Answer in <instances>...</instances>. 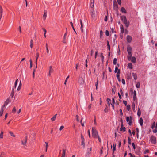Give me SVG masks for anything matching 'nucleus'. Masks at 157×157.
Returning a JSON list of instances; mask_svg holds the SVG:
<instances>
[{
    "label": "nucleus",
    "instance_id": "nucleus-1",
    "mask_svg": "<svg viewBox=\"0 0 157 157\" xmlns=\"http://www.w3.org/2000/svg\"><path fill=\"white\" fill-rule=\"evenodd\" d=\"M121 19L123 21L125 25L127 27H128L129 25V22H128L126 16H121Z\"/></svg>",
    "mask_w": 157,
    "mask_h": 157
},
{
    "label": "nucleus",
    "instance_id": "nucleus-2",
    "mask_svg": "<svg viewBox=\"0 0 157 157\" xmlns=\"http://www.w3.org/2000/svg\"><path fill=\"white\" fill-rule=\"evenodd\" d=\"M92 136L94 138H97L99 136L97 131L94 129V127L92 128Z\"/></svg>",
    "mask_w": 157,
    "mask_h": 157
},
{
    "label": "nucleus",
    "instance_id": "nucleus-3",
    "mask_svg": "<svg viewBox=\"0 0 157 157\" xmlns=\"http://www.w3.org/2000/svg\"><path fill=\"white\" fill-rule=\"evenodd\" d=\"M151 143L153 144H155L156 143V138L153 136H151L150 138Z\"/></svg>",
    "mask_w": 157,
    "mask_h": 157
},
{
    "label": "nucleus",
    "instance_id": "nucleus-4",
    "mask_svg": "<svg viewBox=\"0 0 157 157\" xmlns=\"http://www.w3.org/2000/svg\"><path fill=\"white\" fill-rule=\"evenodd\" d=\"M9 101L10 100L9 99H7L5 102L4 104L2 107L3 108L5 109L6 106L7 105V104H8L9 102Z\"/></svg>",
    "mask_w": 157,
    "mask_h": 157
},
{
    "label": "nucleus",
    "instance_id": "nucleus-5",
    "mask_svg": "<svg viewBox=\"0 0 157 157\" xmlns=\"http://www.w3.org/2000/svg\"><path fill=\"white\" fill-rule=\"evenodd\" d=\"M127 51L128 53H132V48L130 46H128L127 48Z\"/></svg>",
    "mask_w": 157,
    "mask_h": 157
},
{
    "label": "nucleus",
    "instance_id": "nucleus-6",
    "mask_svg": "<svg viewBox=\"0 0 157 157\" xmlns=\"http://www.w3.org/2000/svg\"><path fill=\"white\" fill-rule=\"evenodd\" d=\"M78 82L81 84H83L84 81L83 78L82 77L80 78L79 79Z\"/></svg>",
    "mask_w": 157,
    "mask_h": 157
},
{
    "label": "nucleus",
    "instance_id": "nucleus-7",
    "mask_svg": "<svg viewBox=\"0 0 157 157\" xmlns=\"http://www.w3.org/2000/svg\"><path fill=\"white\" fill-rule=\"evenodd\" d=\"M120 70L119 69L118 70V72L117 73L116 75V76L117 78V79H118V81H120Z\"/></svg>",
    "mask_w": 157,
    "mask_h": 157
},
{
    "label": "nucleus",
    "instance_id": "nucleus-8",
    "mask_svg": "<svg viewBox=\"0 0 157 157\" xmlns=\"http://www.w3.org/2000/svg\"><path fill=\"white\" fill-rule=\"evenodd\" d=\"M3 10L2 7L0 6V20L2 17Z\"/></svg>",
    "mask_w": 157,
    "mask_h": 157
},
{
    "label": "nucleus",
    "instance_id": "nucleus-9",
    "mask_svg": "<svg viewBox=\"0 0 157 157\" xmlns=\"http://www.w3.org/2000/svg\"><path fill=\"white\" fill-rule=\"evenodd\" d=\"M132 53H128L127 58L128 60L129 61L131 60L132 58Z\"/></svg>",
    "mask_w": 157,
    "mask_h": 157
},
{
    "label": "nucleus",
    "instance_id": "nucleus-10",
    "mask_svg": "<svg viewBox=\"0 0 157 157\" xmlns=\"http://www.w3.org/2000/svg\"><path fill=\"white\" fill-rule=\"evenodd\" d=\"M139 122L140 125L141 126H142L143 124V119L142 118L140 117V118L139 120Z\"/></svg>",
    "mask_w": 157,
    "mask_h": 157
},
{
    "label": "nucleus",
    "instance_id": "nucleus-11",
    "mask_svg": "<svg viewBox=\"0 0 157 157\" xmlns=\"http://www.w3.org/2000/svg\"><path fill=\"white\" fill-rule=\"evenodd\" d=\"M47 17V12L46 11H44V14L43 16V19L44 20H45L46 19V17Z\"/></svg>",
    "mask_w": 157,
    "mask_h": 157
},
{
    "label": "nucleus",
    "instance_id": "nucleus-12",
    "mask_svg": "<svg viewBox=\"0 0 157 157\" xmlns=\"http://www.w3.org/2000/svg\"><path fill=\"white\" fill-rule=\"evenodd\" d=\"M131 61L133 63H135L136 62V59L135 57H133L131 59Z\"/></svg>",
    "mask_w": 157,
    "mask_h": 157
},
{
    "label": "nucleus",
    "instance_id": "nucleus-13",
    "mask_svg": "<svg viewBox=\"0 0 157 157\" xmlns=\"http://www.w3.org/2000/svg\"><path fill=\"white\" fill-rule=\"evenodd\" d=\"M80 24H81V27H80V29L81 30V31L82 32H83V29H82L83 24H82V21L81 19H80Z\"/></svg>",
    "mask_w": 157,
    "mask_h": 157
},
{
    "label": "nucleus",
    "instance_id": "nucleus-14",
    "mask_svg": "<svg viewBox=\"0 0 157 157\" xmlns=\"http://www.w3.org/2000/svg\"><path fill=\"white\" fill-rule=\"evenodd\" d=\"M132 75L133 77L134 78V79L135 80H136L137 78V75L136 73H132Z\"/></svg>",
    "mask_w": 157,
    "mask_h": 157
},
{
    "label": "nucleus",
    "instance_id": "nucleus-15",
    "mask_svg": "<svg viewBox=\"0 0 157 157\" xmlns=\"http://www.w3.org/2000/svg\"><path fill=\"white\" fill-rule=\"evenodd\" d=\"M126 128L124 127H123V124H122L121 125V127L120 128V130L121 131H125Z\"/></svg>",
    "mask_w": 157,
    "mask_h": 157
},
{
    "label": "nucleus",
    "instance_id": "nucleus-16",
    "mask_svg": "<svg viewBox=\"0 0 157 157\" xmlns=\"http://www.w3.org/2000/svg\"><path fill=\"white\" fill-rule=\"evenodd\" d=\"M27 140V136H26L25 137V142H23V141H21V143L23 145H25Z\"/></svg>",
    "mask_w": 157,
    "mask_h": 157
},
{
    "label": "nucleus",
    "instance_id": "nucleus-17",
    "mask_svg": "<svg viewBox=\"0 0 157 157\" xmlns=\"http://www.w3.org/2000/svg\"><path fill=\"white\" fill-rule=\"evenodd\" d=\"M5 109L3 108L2 107L1 109V110L0 111V116H1L3 112Z\"/></svg>",
    "mask_w": 157,
    "mask_h": 157
},
{
    "label": "nucleus",
    "instance_id": "nucleus-18",
    "mask_svg": "<svg viewBox=\"0 0 157 157\" xmlns=\"http://www.w3.org/2000/svg\"><path fill=\"white\" fill-rule=\"evenodd\" d=\"M39 54L38 53H37L36 54V61H35V63L37 64V59L39 57Z\"/></svg>",
    "mask_w": 157,
    "mask_h": 157
},
{
    "label": "nucleus",
    "instance_id": "nucleus-19",
    "mask_svg": "<svg viewBox=\"0 0 157 157\" xmlns=\"http://www.w3.org/2000/svg\"><path fill=\"white\" fill-rule=\"evenodd\" d=\"M121 11L124 13H126V10L124 7H122L121 8Z\"/></svg>",
    "mask_w": 157,
    "mask_h": 157
},
{
    "label": "nucleus",
    "instance_id": "nucleus-20",
    "mask_svg": "<svg viewBox=\"0 0 157 157\" xmlns=\"http://www.w3.org/2000/svg\"><path fill=\"white\" fill-rule=\"evenodd\" d=\"M14 89L13 88L12 90V91L10 94V96L12 97H13L14 96Z\"/></svg>",
    "mask_w": 157,
    "mask_h": 157
},
{
    "label": "nucleus",
    "instance_id": "nucleus-21",
    "mask_svg": "<svg viewBox=\"0 0 157 157\" xmlns=\"http://www.w3.org/2000/svg\"><path fill=\"white\" fill-rule=\"evenodd\" d=\"M120 28L121 32L122 33H123L124 32V29L123 25H120Z\"/></svg>",
    "mask_w": 157,
    "mask_h": 157
},
{
    "label": "nucleus",
    "instance_id": "nucleus-22",
    "mask_svg": "<svg viewBox=\"0 0 157 157\" xmlns=\"http://www.w3.org/2000/svg\"><path fill=\"white\" fill-rule=\"evenodd\" d=\"M115 87L114 86L113 88L112 89V93L113 94H114L115 92Z\"/></svg>",
    "mask_w": 157,
    "mask_h": 157
},
{
    "label": "nucleus",
    "instance_id": "nucleus-23",
    "mask_svg": "<svg viewBox=\"0 0 157 157\" xmlns=\"http://www.w3.org/2000/svg\"><path fill=\"white\" fill-rule=\"evenodd\" d=\"M137 115L138 116H140L141 115V111L140 109L139 108L138 109L137 112Z\"/></svg>",
    "mask_w": 157,
    "mask_h": 157
},
{
    "label": "nucleus",
    "instance_id": "nucleus-24",
    "mask_svg": "<svg viewBox=\"0 0 157 157\" xmlns=\"http://www.w3.org/2000/svg\"><path fill=\"white\" fill-rule=\"evenodd\" d=\"M56 116H57V114H55L53 117L51 119V120L52 121H55L56 119Z\"/></svg>",
    "mask_w": 157,
    "mask_h": 157
},
{
    "label": "nucleus",
    "instance_id": "nucleus-25",
    "mask_svg": "<svg viewBox=\"0 0 157 157\" xmlns=\"http://www.w3.org/2000/svg\"><path fill=\"white\" fill-rule=\"evenodd\" d=\"M132 124V117H130V121H129L128 124L130 125H131Z\"/></svg>",
    "mask_w": 157,
    "mask_h": 157
},
{
    "label": "nucleus",
    "instance_id": "nucleus-26",
    "mask_svg": "<svg viewBox=\"0 0 157 157\" xmlns=\"http://www.w3.org/2000/svg\"><path fill=\"white\" fill-rule=\"evenodd\" d=\"M53 69L52 68V66H50L49 67V72L50 73H51L53 72Z\"/></svg>",
    "mask_w": 157,
    "mask_h": 157
},
{
    "label": "nucleus",
    "instance_id": "nucleus-27",
    "mask_svg": "<svg viewBox=\"0 0 157 157\" xmlns=\"http://www.w3.org/2000/svg\"><path fill=\"white\" fill-rule=\"evenodd\" d=\"M128 67L132 69V65L131 63H128Z\"/></svg>",
    "mask_w": 157,
    "mask_h": 157
},
{
    "label": "nucleus",
    "instance_id": "nucleus-28",
    "mask_svg": "<svg viewBox=\"0 0 157 157\" xmlns=\"http://www.w3.org/2000/svg\"><path fill=\"white\" fill-rule=\"evenodd\" d=\"M107 46H108V48L109 51L110 50V45L109 44V42L108 41H107Z\"/></svg>",
    "mask_w": 157,
    "mask_h": 157
},
{
    "label": "nucleus",
    "instance_id": "nucleus-29",
    "mask_svg": "<svg viewBox=\"0 0 157 157\" xmlns=\"http://www.w3.org/2000/svg\"><path fill=\"white\" fill-rule=\"evenodd\" d=\"M85 141H82L81 142V145L84 148L85 147V144L84 142Z\"/></svg>",
    "mask_w": 157,
    "mask_h": 157
},
{
    "label": "nucleus",
    "instance_id": "nucleus-30",
    "mask_svg": "<svg viewBox=\"0 0 157 157\" xmlns=\"http://www.w3.org/2000/svg\"><path fill=\"white\" fill-rule=\"evenodd\" d=\"M117 59L116 58H114L113 60V63L114 65H116L117 63Z\"/></svg>",
    "mask_w": 157,
    "mask_h": 157
},
{
    "label": "nucleus",
    "instance_id": "nucleus-31",
    "mask_svg": "<svg viewBox=\"0 0 157 157\" xmlns=\"http://www.w3.org/2000/svg\"><path fill=\"white\" fill-rule=\"evenodd\" d=\"M16 109L14 107L13 109L12 112V113H16Z\"/></svg>",
    "mask_w": 157,
    "mask_h": 157
},
{
    "label": "nucleus",
    "instance_id": "nucleus-32",
    "mask_svg": "<svg viewBox=\"0 0 157 157\" xmlns=\"http://www.w3.org/2000/svg\"><path fill=\"white\" fill-rule=\"evenodd\" d=\"M45 147H46V149H45V151L46 152H47V148L48 147V143L46 142H45Z\"/></svg>",
    "mask_w": 157,
    "mask_h": 157
},
{
    "label": "nucleus",
    "instance_id": "nucleus-33",
    "mask_svg": "<svg viewBox=\"0 0 157 157\" xmlns=\"http://www.w3.org/2000/svg\"><path fill=\"white\" fill-rule=\"evenodd\" d=\"M135 105L134 103H133L132 105V109L134 111L135 110Z\"/></svg>",
    "mask_w": 157,
    "mask_h": 157
},
{
    "label": "nucleus",
    "instance_id": "nucleus-34",
    "mask_svg": "<svg viewBox=\"0 0 157 157\" xmlns=\"http://www.w3.org/2000/svg\"><path fill=\"white\" fill-rule=\"evenodd\" d=\"M116 144H114L113 145V152L116 150Z\"/></svg>",
    "mask_w": 157,
    "mask_h": 157
},
{
    "label": "nucleus",
    "instance_id": "nucleus-35",
    "mask_svg": "<svg viewBox=\"0 0 157 157\" xmlns=\"http://www.w3.org/2000/svg\"><path fill=\"white\" fill-rule=\"evenodd\" d=\"M127 110L128 111H129L130 109V106L129 105H128L127 106Z\"/></svg>",
    "mask_w": 157,
    "mask_h": 157
},
{
    "label": "nucleus",
    "instance_id": "nucleus-36",
    "mask_svg": "<svg viewBox=\"0 0 157 157\" xmlns=\"http://www.w3.org/2000/svg\"><path fill=\"white\" fill-rule=\"evenodd\" d=\"M33 45V40H31L30 41V47L31 48H32Z\"/></svg>",
    "mask_w": 157,
    "mask_h": 157
},
{
    "label": "nucleus",
    "instance_id": "nucleus-37",
    "mask_svg": "<svg viewBox=\"0 0 157 157\" xmlns=\"http://www.w3.org/2000/svg\"><path fill=\"white\" fill-rule=\"evenodd\" d=\"M3 137V132H1V134H0V138H2Z\"/></svg>",
    "mask_w": 157,
    "mask_h": 157
},
{
    "label": "nucleus",
    "instance_id": "nucleus-38",
    "mask_svg": "<svg viewBox=\"0 0 157 157\" xmlns=\"http://www.w3.org/2000/svg\"><path fill=\"white\" fill-rule=\"evenodd\" d=\"M130 117H127L126 118V120L127 122H128L130 121Z\"/></svg>",
    "mask_w": 157,
    "mask_h": 157
},
{
    "label": "nucleus",
    "instance_id": "nucleus-39",
    "mask_svg": "<svg viewBox=\"0 0 157 157\" xmlns=\"http://www.w3.org/2000/svg\"><path fill=\"white\" fill-rule=\"evenodd\" d=\"M107 101L108 102V103L109 105L111 103H109V101H111L110 99L107 98Z\"/></svg>",
    "mask_w": 157,
    "mask_h": 157
},
{
    "label": "nucleus",
    "instance_id": "nucleus-40",
    "mask_svg": "<svg viewBox=\"0 0 157 157\" xmlns=\"http://www.w3.org/2000/svg\"><path fill=\"white\" fill-rule=\"evenodd\" d=\"M42 30H43V31L44 32V36L45 37V34L46 32V30L44 28H42Z\"/></svg>",
    "mask_w": 157,
    "mask_h": 157
},
{
    "label": "nucleus",
    "instance_id": "nucleus-41",
    "mask_svg": "<svg viewBox=\"0 0 157 157\" xmlns=\"http://www.w3.org/2000/svg\"><path fill=\"white\" fill-rule=\"evenodd\" d=\"M66 151V150L65 149H63V153H62L63 155H65Z\"/></svg>",
    "mask_w": 157,
    "mask_h": 157
},
{
    "label": "nucleus",
    "instance_id": "nucleus-42",
    "mask_svg": "<svg viewBox=\"0 0 157 157\" xmlns=\"http://www.w3.org/2000/svg\"><path fill=\"white\" fill-rule=\"evenodd\" d=\"M69 78V76H68L66 79L65 81L64 84L66 85V82L67 81L68 79Z\"/></svg>",
    "mask_w": 157,
    "mask_h": 157
},
{
    "label": "nucleus",
    "instance_id": "nucleus-43",
    "mask_svg": "<svg viewBox=\"0 0 157 157\" xmlns=\"http://www.w3.org/2000/svg\"><path fill=\"white\" fill-rule=\"evenodd\" d=\"M10 134V135L12 136H13V137H15V136L13 134V133L11 132H9Z\"/></svg>",
    "mask_w": 157,
    "mask_h": 157
},
{
    "label": "nucleus",
    "instance_id": "nucleus-44",
    "mask_svg": "<svg viewBox=\"0 0 157 157\" xmlns=\"http://www.w3.org/2000/svg\"><path fill=\"white\" fill-rule=\"evenodd\" d=\"M136 91L134 90L133 92V94H134L133 98H135L136 96Z\"/></svg>",
    "mask_w": 157,
    "mask_h": 157
},
{
    "label": "nucleus",
    "instance_id": "nucleus-45",
    "mask_svg": "<svg viewBox=\"0 0 157 157\" xmlns=\"http://www.w3.org/2000/svg\"><path fill=\"white\" fill-rule=\"evenodd\" d=\"M118 3L119 5H121V0H117Z\"/></svg>",
    "mask_w": 157,
    "mask_h": 157
},
{
    "label": "nucleus",
    "instance_id": "nucleus-46",
    "mask_svg": "<svg viewBox=\"0 0 157 157\" xmlns=\"http://www.w3.org/2000/svg\"><path fill=\"white\" fill-rule=\"evenodd\" d=\"M155 125V122H154L153 123V124L152 126V127H151L153 129L154 128Z\"/></svg>",
    "mask_w": 157,
    "mask_h": 157
},
{
    "label": "nucleus",
    "instance_id": "nucleus-47",
    "mask_svg": "<svg viewBox=\"0 0 157 157\" xmlns=\"http://www.w3.org/2000/svg\"><path fill=\"white\" fill-rule=\"evenodd\" d=\"M105 34L107 36H109V32L107 30L106 31Z\"/></svg>",
    "mask_w": 157,
    "mask_h": 157
},
{
    "label": "nucleus",
    "instance_id": "nucleus-48",
    "mask_svg": "<svg viewBox=\"0 0 157 157\" xmlns=\"http://www.w3.org/2000/svg\"><path fill=\"white\" fill-rule=\"evenodd\" d=\"M122 83L123 84H125V81L124 78L122 79Z\"/></svg>",
    "mask_w": 157,
    "mask_h": 157
},
{
    "label": "nucleus",
    "instance_id": "nucleus-49",
    "mask_svg": "<svg viewBox=\"0 0 157 157\" xmlns=\"http://www.w3.org/2000/svg\"><path fill=\"white\" fill-rule=\"evenodd\" d=\"M100 56H101V57L102 58V60L103 61V59H104V56L103 55V53H101V55H100Z\"/></svg>",
    "mask_w": 157,
    "mask_h": 157
},
{
    "label": "nucleus",
    "instance_id": "nucleus-50",
    "mask_svg": "<svg viewBox=\"0 0 157 157\" xmlns=\"http://www.w3.org/2000/svg\"><path fill=\"white\" fill-rule=\"evenodd\" d=\"M132 39V38L129 35H128L127 36V39Z\"/></svg>",
    "mask_w": 157,
    "mask_h": 157
},
{
    "label": "nucleus",
    "instance_id": "nucleus-51",
    "mask_svg": "<svg viewBox=\"0 0 157 157\" xmlns=\"http://www.w3.org/2000/svg\"><path fill=\"white\" fill-rule=\"evenodd\" d=\"M128 144H131V140L130 138L129 137L128 138Z\"/></svg>",
    "mask_w": 157,
    "mask_h": 157
},
{
    "label": "nucleus",
    "instance_id": "nucleus-52",
    "mask_svg": "<svg viewBox=\"0 0 157 157\" xmlns=\"http://www.w3.org/2000/svg\"><path fill=\"white\" fill-rule=\"evenodd\" d=\"M118 70V67H116L115 68V70H114V72L115 73H117V71Z\"/></svg>",
    "mask_w": 157,
    "mask_h": 157
},
{
    "label": "nucleus",
    "instance_id": "nucleus-53",
    "mask_svg": "<svg viewBox=\"0 0 157 157\" xmlns=\"http://www.w3.org/2000/svg\"><path fill=\"white\" fill-rule=\"evenodd\" d=\"M76 120L78 121H79V120L78 119V117H79L78 115H76Z\"/></svg>",
    "mask_w": 157,
    "mask_h": 157
},
{
    "label": "nucleus",
    "instance_id": "nucleus-54",
    "mask_svg": "<svg viewBox=\"0 0 157 157\" xmlns=\"http://www.w3.org/2000/svg\"><path fill=\"white\" fill-rule=\"evenodd\" d=\"M81 140L82 141H85V139L84 138L83 136H82V134L81 135Z\"/></svg>",
    "mask_w": 157,
    "mask_h": 157
},
{
    "label": "nucleus",
    "instance_id": "nucleus-55",
    "mask_svg": "<svg viewBox=\"0 0 157 157\" xmlns=\"http://www.w3.org/2000/svg\"><path fill=\"white\" fill-rule=\"evenodd\" d=\"M136 86L137 88H139L140 86V84L139 83L137 84L136 85Z\"/></svg>",
    "mask_w": 157,
    "mask_h": 157
},
{
    "label": "nucleus",
    "instance_id": "nucleus-56",
    "mask_svg": "<svg viewBox=\"0 0 157 157\" xmlns=\"http://www.w3.org/2000/svg\"><path fill=\"white\" fill-rule=\"evenodd\" d=\"M132 146L133 147V149H136V147H135V145L134 143H132Z\"/></svg>",
    "mask_w": 157,
    "mask_h": 157
},
{
    "label": "nucleus",
    "instance_id": "nucleus-57",
    "mask_svg": "<svg viewBox=\"0 0 157 157\" xmlns=\"http://www.w3.org/2000/svg\"><path fill=\"white\" fill-rule=\"evenodd\" d=\"M18 30L20 33H21V27L19 26L18 27Z\"/></svg>",
    "mask_w": 157,
    "mask_h": 157
},
{
    "label": "nucleus",
    "instance_id": "nucleus-58",
    "mask_svg": "<svg viewBox=\"0 0 157 157\" xmlns=\"http://www.w3.org/2000/svg\"><path fill=\"white\" fill-rule=\"evenodd\" d=\"M46 50H47V53L48 54L49 53V50L48 49L47 45H46Z\"/></svg>",
    "mask_w": 157,
    "mask_h": 157
},
{
    "label": "nucleus",
    "instance_id": "nucleus-59",
    "mask_svg": "<svg viewBox=\"0 0 157 157\" xmlns=\"http://www.w3.org/2000/svg\"><path fill=\"white\" fill-rule=\"evenodd\" d=\"M82 119H83V118H82V120H81L80 122H81V125H82V126H84V123H82Z\"/></svg>",
    "mask_w": 157,
    "mask_h": 157
},
{
    "label": "nucleus",
    "instance_id": "nucleus-60",
    "mask_svg": "<svg viewBox=\"0 0 157 157\" xmlns=\"http://www.w3.org/2000/svg\"><path fill=\"white\" fill-rule=\"evenodd\" d=\"M107 16H106L105 17V18H104V21H107Z\"/></svg>",
    "mask_w": 157,
    "mask_h": 157
},
{
    "label": "nucleus",
    "instance_id": "nucleus-61",
    "mask_svg": "<svg viewBox=\"0 0 157 157\" xmlns=\"http://www.w3.org/2000/svg\"><path fill=\"white\" fill-rule=\"evenodd\" d=\"M64 127L63 126H62L60 127V128H59V130L60 131L62 129H63L64 128Z\"/></svg>",
    "mask_w": 157,
    "mask_h": 157
},
{
    "label": "nucleus",
    "instance_id": "nucleus-62",
    "mask_svg": "<svg viewBox=\"0 0 157 157\" xmlns=\"http://www.w3.org/2000/svg\"><path fill=\"white\" fill-rule=\"evenodd\" d=\"M123 103L125 105V106L127 105V102L126 101H123Z\"/></svg>",
    "mask_w": 157,
    "mask_h": 157
},
{
    "label": "nucleus",
    "instance_id": "nucleus-63",
    "mask_svg": "<svg viewBox=\"0 0 157 157\" xmlns=\"http://www.w3.org/2000/svg\"><path fill=\"white\" fill-rule=\"evenodd\" d=\"M120 92L122 96H123L124 94L123 92V91L121 89H120Z\"/></svg>",
    "mask_w": 157,
    "mask_h": 157
},
{
    "label": "nucleus",
    "instance_id": "nucleus-64",
    "mask_svg": "<svg viewBox=\"0 0 157 157\" xmlns=\"http://www.w3.org/2000/svg\"><path fill=\"white\" fill-rule=\"evenodd\" d=\"M100 36H101L103 34V32H102V30H100Z\"/></svg>",
    "mask_w": 157,
    "mask_h": 157
}]
</instances>
